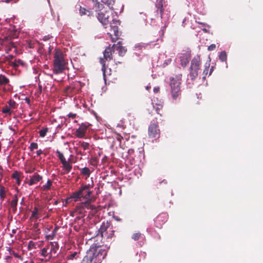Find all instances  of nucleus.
<instances>
[{
  "mask_svg": "<svg viewBox=\"0 0 263 263\" xmlns=\"http://www.w3.org/2000/svg\"><path fill=\"white\" fill-rule=\"evenodd\" d=\"M106 254V251L102 249L100 245L93 243L83 259L86 263H101Z\"/></svg>",
  "mask_w": 263,
  "mask_h": 263,
  "instance_id": "obj_1",
  "label": "nucleus"
},
{
  "mask_svg": "<svg viewBox=\"0 0 263 263\" xmlns=\"http://www.w3.org/2000/svg\"><path fill=\"white\" fill-rule=\"evenodd\" d=\"M59 251L58 243L55 241H50L41 249L39 254L43 257L42 260L48 261L58 255Z\"/></svg>",
  "mask_w": 263,
  "mask_h": 263,
  "instance_id": "obj_2",
  "label": "nucleus"
},
{
  "mask_svg": "<svg viewBox=\"0 0 263 263\" xmlns=\"http://www.w3.org/2000/svg\"><path fill=\"white\" fill-rule=\"evenodd\" d=\"M101 2L106 4L108 7V9L112 15V21L110 23L109 26L110 27V31H112L114 32V37L112 36L111 32H108L107 34L110 36L112 42H115L119 39L120 35L118 27V25L120 24V21L117 18H115V15L112 12L113 10L112 8L115 2L113 0H101Z\"/></svg>",
  "mask_w": 263,
  "mask_h": 263,
  "instance_id": "obj_3",
  "label": "nucleus"
},
{
  "mask_svg": "<svg viewBox=\"0 0 263 263\" xmlns=\"http://www.w3.org/2000/svg\"><path fill=\"white\" fill-rule=\"evenodd\" d=\"M67 63L64 54L61 50L55 49L53 71L55 74L62 73L66 67Z\"/></svg>",
  "mask_w": 263,
  "mask_h": 263,
  "instance_id": "obj_4",
  "label": "nucleus"
},
{
  "mask_svg": "<svg viewBox=\"0 0 263 263\" xmlns=\"http://www.w3.org/2000/svg\"><path fill=\"white\" fill-rule=\"evenodd\" d=\"M86 210H91L96 211V206L91 203L90 200H86L85 202L80 203L76 207V210L72 213V216H76L77 218H80L85 215Z\"/></svg>",
  "mask_w": 263,
  "mask_h": 263,
  "instance_id": "obj_5",
  "label": "nucleus"
},
{
  "mask_svg": "<svg viewBox=\"0 0 263 263\" xmlns=\"http://www.w3.org/2000/svg\"><path fill=\"white\" fill-rule=\"evenodd\" d=\"M181 74H178L175 77L170 78V86L171 88V95L174 100L177 99L181 93L180 84L181 81Z\"/></svg>",
  "mask_w": 263,
  "mask_h": 263,
  "instance_id": "obj_6",
  "label": "nucleus"
},
{
  "mask_svg": "<svg viewBox=\"0 0 263 263\" xmlns=\"http://www.w3.org/2000/svg\"><path fill=\"white\" fill-rule=\"evenodd\" d=\"M92 1L94 3L96 11H99L97 15L98 20L103 25H107L109 22L108 15L109 11L107 10L104 11L103 10V5L102 4H100L98 0Z\"/></svg>",
  "mask_w": 263,
  "mask_h": 263,
  "instance_id": "obj_7",
  "label": "nucleus"
},
{
  "mask_svg": "<svg viewBox=\"0 0 263 263\" xmlns=\"http://www.w3.org/2000/svg\"><path fill=\"white\" fill-rule=\"evenodd\" d=\"M81 259L80 250L79 249H76L67 252L64 262L59 260L58 263H75Z\"/></svg>",
  "mask_w": 263,
  "mask_h": 263,
  "instance_id": "obj_8",
  "label": "nucleus"
},
{
  "mask_svg": "<svg viewBox=\"0 0 263 263\" xmlns=\"http://www.w3.org/2000/svg\"><path fill=\"white\" fill-rule=\"evenodd\" d=\"M115 46L114 44L111 47L110 45L105 49L103 52V58L100 59V62L102 65V70L105 76V61H110L112 59V53L114 51L113 48Z\"/></svg>",
  "mask_w": 263,
  "mask_h": 263,
  "instance_id": "obj_9",
  "label": "nucleus"
},
{
  "mask_svg": "<svg viewBox=\"0 0 263 263\" xmlns=\"http://www.w3.org/2000/svg\"><path fill=\"white\" fill-rule=\"evenodd\" d=\"M167 5V1L165 0H158L156 5L157 7L156 14L158 15V17H159L162 20V22L163 21L165 22L168 18V16L165 17L163 14L164 7Z\"/></svg>",
  "mask_w": 263,
  "mask_h": 263,
  "instance_id": "obj_10",
  "label": "nucleus"
},
{
  "mask_svg": "<svg viewBox=\"0 0 263 263\" xmlns=\"http://www.w3.org/2000/svg\"><path fill=\"white\" fill-rule=\"evenodd\" d=\"M92 186L90 184L84 185L82 186L79 190L80 191V195L82 199H86L89 200V198L92 194L91 189Z\"/></svg>",
  "mask_w": 263,
  "mask_h": 263,
  "instance_id": "obj_11",
  "label": "nucleus"
},
{
  "mask_svg": "<svg viewBox=\"0 0 263 263\" xmlns=\"http://www.w3.org/2000/svg\"><path fill=\"white\" fill-rule=\"evenodd\" d=\"M88 125L86 123H82L80 127L76 130L75 135L79 138H83L85 137L86 132Z\"/></svg>",
  "mask_w": 263,
  "mask_h": 263,
  "instance_id": "obj_12",
  "label": "nucleus"
},
{
  "mask_svg": "<svg viewBox=\"0 0 263 263\" xmlns=\"http://www.w3.org/2000/svg\"><path fill=\"white\" fill-rule=\"evenodd\" d=\"M148 135L152 138H158L159 137V130L158 126L155 124H151L148 128Z\"/></svg>",
  "mask_w": 263,
  "mask_h": 263,
  "instance_id": "obj_13",
  "label": "nucleus"
},
{
  "mask_svg": "<svg viewBox=\"0 0 263 263\" xmlns=\"http://www.w3.org/2000/svg\"><path fill=\"white\" fill-rule=\"evenodd\" d=\"M190 58V54L188 52H185L180 54L177 59H179L182 66L185 67L189 63Z\"/></svg>",
  "mask_w": 263,
  "mask_h": 263,
  "instance_id": "obj_14",
  "label": "nucleus"
},
{
  "mask_svg": "<svg viewBox=\"0 0 263 263\" xmlns=\"http://www.w3.org/2000/svg\"><path fill=\"white\" fill-rule=\"evenodd\" d=\"M80 194H81L80 191H79V190L74 192L70 196V197L66 198V203H69V202H71V201L76 202L78 201L82 200L83 199H82V197H81Z\"/></svg>",
  "mask_w": 263,
  "mask_h": 263,
  "instance_id": "obj_15",
  "label": "nucleus"
},
{
  "mask_svg": "<svg viewBox=\"0 0 263 263\" xmlns=\"http://www.w3.org/2000/svg\"><path fill=\"white\" fill-rule=\"evenodd\" d=\"M111 226L110 223L107 222H102V224L100 226V229H99V233L97 234V236L98 237L100 235V237L104 234V233L109 229Z\"/></svg>",
  "mask_w": 263,
  "mask_h": 263,
  "instance_id": "obj_16",
  "label": "nucleus"
},
{
  "mask_svg": "<svg viewBox=\"0 0 263 263\" xmlns=\"http://www.w3.org/2000/svg\"><path fill=\"white\" fill-rule=\"evenodd\" d=\"M200 58L199 56L194 57L191 61L190 69L199 70Z\"/></svg>",
  "mask_w": 263,
  "mask_h": 263,
  "instance_id": "obj_17",
  "label": "nucleus"
},
{
  "mask_svg": "<svg viewBox=\"0 0 263 263\" xmlns=\"http://www.w3.org/2000/svg\"><path fill=\"white\" fill-rule=\"evenodd\" d=\"M42 176L37 174H35L32 177H31L30 179L27 183L29 185H32L39 182L41 180H42Z\"/></svg>",
  "mask_w": 263,
  "mask_h": 263,
  "instance_id": "obj_18",
  "label": "nucleus"
},
{
  "mask_svg": "<svg viewBox=\"0 0 263 263\" xmlns=\"http://www.w3.org/2000/svg\"><path fill=\"white\" fill-rule=\"evenodd\" d=\"M41 214V210L37 207H34L31 212V215L30 217V219L36 220L40 217Z\"/></svg>",
  "mask_w": 263,
  "mask_h": 263,
  "instance_id": "obj_19",
  "label": "nucleus"
},
{
  "mask_svg": "<svg viewBox=\"0 0 263 263\" xmlns=\"http://www.w3.org/2000/svg\"><path fill=\"white\" fill-rule=\"evenodd\" d=\"M116 46V50L118 51L119 55L122 57L123 56L126 52V49L122 46L121 42H118Z\"/></svg>",
  "mask_w": 263,
  "mask_h": 263,
  "instance_id": "obj_20",
  "label": "nucleus"
},
{
  "mask_svg": "<svg viewBox=\"0 0 263 263\" xmlns=\"http://www.w3.org/2000/svg\"><path fill=\"white\" fill-rule=\"evenodd\" d=\"M195 9L198 13L204 14L206 13L205 8L202 2H198V4L196 5Z\"/></svg>",
  "mask_w": 263,
  "mask_h": 263,
  "instance_id": "obj_21",
  "label": "nucleus"
},
{
  "mask_svg": "<svg viewBox=\"0 0 263 263\" xmlns=\"http://www.w3.org/2000/svg\"><path fill=\"white\" fill-rule=\"evenodd\" d=\"M152 104L153 105V107L156 109V111L158 114H159V110L162 108V103L160 101H158L157 102H156V100L155 99L152 100Z\"/></svg>",
  "mask_w": 263,
  "mask_h": 263,
  "instance_id": "obj_22",
  "label": "nucleus"
},
{
  "mask_svg": "<svg viewBox=\"0 0 263 263\" xmlns=\"http://www.w3.org/2000/svg\"><path fill=\"white\" fill-rule=\"evenodd\" d=\"M62 163L63 170L65 171L66 173H69L72 169V164L71 163L68 161L66 160Z\"/></svg>",
  "mask_w": 263,
  "mask_h": 263,
  "instance_id": "obj_23",
  "label": "nucleus"
},
{
  "mask_svg": "<svg viewBox=\"0 0 263 263\" xmlns=\"http://www.w3.org/2000/svg\"><path fill=\"white\" fill-rule=\"evenodd\" d=\"M114 234V231L112 230V227H111L108 230H107L104 234H103L101 237H104L106 238H111Z\"/></svg>",
  "mask_w": 263,
  "mask_h": 263,
  "instance_id": "obj_24",
  "label": "nucleus"
},
{
  "mask_svg": "<svg viewBox=\"0 0 263 263\" xmlns=\"http://www.w3.org/2000/svg\"><path fill=\"white\" fill-rule=\"evenodd\" d=\"M198 74V70L190 69V72L188 76L192 81H193L197 77Z\"/></svg>",
  "mask_w": 263,
  "mask_h": 263,
  "instance_id": "obj_25",
  "label": "nucleus"
},
{
  "mask_svg": "<svg viewBox=\"0 0 263 263\" xmlns=\"http://www.w3.org/2000/svg\"><path fill=\"white\" fill-rule=\"evenodd\" d=\"M198 74V70L190 69V72L188 76L192 81H193L197 77Z\"/></svg>",
  "mask_w": 263,
  "mask_h": 263,
  "instance_id": "obj_26",
  "label": "nucleus"
},
{
  "mask_svg": "<svg viewBox=\"0 0 263 263\" xmlns=\"http://www.w3.org/2000/svg\"><path fill=\"white\" fill-rule=\"evenodd\" d=\"M81 173L84 176H86L87 177H89L90 175V170L89 168L87 167H84L81 169Z\"/></svg>",
  "mask_w": 263,
  "mask_h": 263,
  "instance_id": "obj_27",
  "label": "nucleus"
},
{
  "mask_svg": "<svg viewBox=\"0 0 263 263\" xmlns=\"http://www.w3.org/2000/svg\"><path fill=\"white\" fill-rule=\"evenodd\" d=\"M6 189L3 186H0V198L4 200L6 196Z\"/></svg>",
  "mask_w": 263,
  "mask_h": 263,
  "instance_id": "obj_28",
  "label": "nucleus"
},
{
  "mask_svg": "<svg viewBox=\"0 0 263 263\" xmlns=\"http://www.w3.org/2000/svg\"><path fill=\"white\" fill-rule=\"evenodd\" d=\"M9 79L4 75L0 74V85H5L9 82Z\"/></svg>",
  "mask_w": 263,
  "mask_h": 263,
  "instance_id": "obj_29",
  "label": "nucleus"
},
{
  "mask_svg": "<svg viewBox=\"0 0 263 263\" xmlns=\"http://www.w3.org/2000/svg\"><path fill=\"white\" fill-rule=\"evenodd\" d=\"M219 59L221 62H225L227 60V55L225 51H221L219 55Z\"/></svg>",
  "mask_w": 263,
  "mask_h": 263,
  "instance_id": "obj_30",
  "label": "nucleus"
},
{
  "mask_svg": "<svg viewBox=\"0 0 263 263\" xmlns=\"http://www.w3.org/2000/svg\"><path fill=\"white\" fill-rule=\"evenodd\" d=\"M57 228H55L53 229V230L52 231L51 234L46 236V238L47 240H52L54 238V236H55V234L57 233Z\"/></svg>",
  "mask_w": 263,
  "mask_h": 263,
  "instance_id": "obj_31",
  "label": "nucleus"
},
{
  "mask_svg": "<svg viewBox=\"0 0 263 263\" xmlns=\"http://www.w3.org/2000/svg\"><path fill=\"white\" fill-rule=\"evenodd\" d=\"M166 218L167 215L165 214H160L156 218V222L162 220L163 222H165L166 221Z\"/></svg>",
  "mask_w": 263,
  "mask_h": 263,
  "instance_id": "obj_32",
  "label": "nucleus"
},
{
  "mask_svg": "<svg viewBox=\"0 0 263 263\" xmlns=\"http://www.w3.org/2000/svg\"><path fill=\"white\" fill-rule=\"evenodd\" d=\"M56 154H57V156L59 158V159H60L61 163H63V162H64L66 160V159L65 158L63 153L60 152L59 151L57 150L56 151Z\"/></svg>",
  "mask_w": 263,
  "mask_h": 263,
  "instance_id": "obj_33",
  "label": "nucleus"
},
{
  "mask_svg": "<svg viewBox=\"0 0 263 263\" xmlns=\"http://www.w3.org/2000/svg\"><path fill=\"white\" fill-rule=\"evenodd\" d=\"M52 185V181L50 180H48L46 184L43 186V189L45 191L49 190Z\"/></svg>",
  "mask_w": 263,
  "mask_h": 263,
  "instance_id": "obj_34",
  "label": "nucleus"
},
{
  "mask_svg": "<svg viewBox=\"0 0 263 263\" xmlns=\"http://www.w3.org/2000/svg\"><path fill=\"white\" fill-rule=\"evenodd\" d=\"M47 132H48L47 128H43L42 129H41L39 131L40 136L42 138L46 136Z\"/></svg>",
  "mask_w": 263,
  "mask_h": 263,
  "instance_id": "obj_35",
  "label": "nucleus"
},
{
  "mask_svg": "<svg viewBox=\"0 0 263 263\" xmlns=\"http://www.w3.org/2000/svg\"><path fill=\"white\" fill-rule=\"evenodd\" d=\"M12 49H14L15 50V46L13 43H10L6 47L5 51L7 53H8Z\"/></svg>",
  "mask_w": 263,
  "mask_h": 263,
  "instance_id": "obj_36",
  "label": "nucleus"
},
{
  "mask_svg": "<svg viewBox=\"0 0 263 263\" xmlns=\"http://www.w3.org/2000/svg\"><path fill=\"white\" fill-rule=\"evenodd\" d=\"M38 148V144L35 142H32L29 146V149L31 151H33L34 149H36Z\"/></svg>",
  "mask_w": 263,
  "mask_h": 263,
  "instance_id": "obj_37",
  "label": "nucleus"
},
{
  "mask_svg": "<svg viewBox=\"0 0 263 263\" xmlns=\"http://www.w3.org/2000/svg\"><path fill=\"white\" fill-rule=\"evenodd\" d=\"M2 111L3 113L8 114L9 115H11V114H12V111H11L10 108L9 107H8V106H6V107H4L2 109Z\"/></svg>",
  "mask_w": 263,
  "mask_h": 263,
  "instance_id": "obj_38",
  "label": "nucleus"
},
{
  "mask_svg": "<svg viewBox=\"0 0 263 263\" xmlns=\"http://www.w3.org/2000/svg\"><path fill=\"white\" fill-rule=\"evenodd\" d=\"M22 64H23V62L22 60H15V62H12L11 65L13 67H16L18 66L19 65Z\"/></svg>",
  "mask_w": 263,
  "mask_h": 263,
  "instance_id": "obj_39",
  "label": "nucleus"
},
{
  "mask_svg": "<svg viewBox=\"0 0 263 263\" xmlns=\"http://www.w3.org/2000/svg\"><path fill=\"white\" fill-rule=\"evenodd\" d=\"M140 237H143L140 233H136L133 235L132 238L134 240H138Z\"/></svg>",
  "mask_w": 263,
  "mask_h": 263,
  "instance_id": "obj_40",
  "label": "nucleus"
},
{
  "mask_svg": "<svg viewBox=\"0 0 263 263\" xmlns=\"http://www.w3.org/2000/svg\"><path fill=\"white\" fill-rule=\"evenodd\" d=\"M86 12H89L86 10V9H85L84 8H82L81 6H80V13L81 15L86 14Z\"/></svg>",
  "mask_w": 263,
  "mask_h": 263,
  "instance_id": "obj_41",
  "label": "nucleus"
},
{
  "mask_svg": "<svg viewBox=\"0 0 263 263\" xmlns=\"http://www.w3.org/2000/svg\"><path fill=\"white\" fill-rule=\"evenodd\" d=\"M89 143L83 142L81 144V146L85 150L88 149L89 148Z\"/></svg>",
  "mask_w": 263,
  "mask_h": 263,
  "instance_id": "obj_42",
  "label": "nucleus"
},
{
  "mask_svg": "<svg viewBox=\"0 0 263 263\" xmlns=\"http://www.w3.org/2000/svg\"><path fill=\"white\" fill-rule=\"evenodd\" d=\"M8 104H9V106L11 108H15V102L13 100H10L8 102Z\"/></svg>",
  "mask_w": 263,
  "mask_h": 263,
  "instance_id": "obj_43",
  "label": "nucleus"
},
{
  "mask_svg": "<svg viewBox=\"0 0 263 263\" xmlns=\"http://www.w3.org/2000/svg\"><path fill=\"white\" fill-rule=\"evenodd\" d=\"M117 127L121 129H124L125 128L124 122L122 120L120 121V123L117 124Z\"/></svg>",
  "mask_w": 263,
  "mask_h": 263,
  "instance_id": "obj_44",
  "label": "nucleus"
},
{
  "mask_svg": "<svg viewBox=\"0 0 263 263\" xmlns=\"http://www.w3.org/2000/svg\"><path fill=\"white\" fill-rule=\"evenodd\" d=\"M172 61V60L171 58H168L167 59H166L165 62L163 63V67H165L166 66L168 65L169 64L171 63Z\"/></svg>",
  "mask_w": 263,
  "mask_h": 263,
  "instance_id": "obj_45",
  "label": "nucleus"
},
{
  "mask_svg": "<svg viewBox=\"0 0 263 263\" xmlns=\"http://www.w3.org/2000/svg\"><path fill=\"white\" fill-rule=\"evenodd\" d=\"M12 178L16 179L17 182L20 181L18 174L17 172H15L12 174Z\"/></svg>",
  "mask_w": 263,
  "mask_h": 263,
  "instance_id": "obj_46",
  "label": "nucleus"
},
{
  "mask_svg": "<svg viewBox=\"0 0 263 263\" xmlns=\"http://www.w3.org/2000/svg\"><path fill=\"white\" fill-rule=\"evenodd\" d=\"M215 48H216V45L215 44H211V45H210L208 47V49L209 51H211V50L215 49Z\"/></svg>",
  "mask_w": 263,
  "mask_h": 263,
  "instance_id": "obj_47",
  "label": "nucleus"
},
{
  "mask_svg": "<svg viewBox=\"0 0 263 263\" xmlns=\"http://www.w3.org/2000/svg\"><path fill=\"white\" fill-rule=\"evenodd\" d=\"M17 204V200H12L11 201V206L12 207L16 206Z\"/></svg>",
  "mask_w": 263,
  "mask_h": 263,
  "instance_id": "obj_48",
  "label": "nucleus"
},
{
  "mask_svg": "<svg viewBox=\"0 0 263 263\" xmlns=\"http://www.w3.org/2000/svg\"><path fill=\"white\" fill-rule=\"evenodd\" d=\"M68 116L69 117V118L73 119L76 117V114L73 113H69L68 115Z\"/></svg>",
  "mask_w": 263,
  "mask_h": 263,
  "instance_id": "obj_49",
  "label": "nucleus"
},
{
  "mask_svg": "<svg viewBox=\"0 0 263 263\" xmlns=\"http://www.w3.org/2000/svg\"><path fill=\"white\" fill-rule=\"evenodd\" d=\"M43 151L42 149H40L37 150V151H36V155H37V156H40L41 154H43Z\"/></svg>",
  "mask_w": 263,
  "mask_h": 263,
  "instance_id": "obj_50",
  "label": "nucleus"
},
{
  "mask_svg": "<svg viewBox=\"0 0 263 263\" xmlns=\"http://www.w3.org/2000/svg\"><path fill=\"white\" fill-rule=\"evenodd\" d=\"M13 58V55H7V57H6V60H11Z\"/></svg>",
  "mask_w": 263,
  "mask_h": 263,
  "instance_id": "obj_51",
  "label": "nucleus"
},
{
  "mask_svg": "<svg viewBox=\"0 0 263 263\" xmlns=\"http://www.w3.org/2000/svg\"><path fill=\"white\" fill-rule=\"evenodd\" d=\"M153 90H154V92L155 93H157L159 91V87H154Z\"/></svg>",
  "mask_w": 263,
  "mask_h": 263,
  "instance_id": "obj_52",
  "label": "nucleus"
},
{
  "mask_svg": "<svg viewBox=\"0 0 263 263\" xmlns=\"http://www.w3.org/2000/svg\"><path fill=\"white\" fill-rule=\"evenodd\" d=\"M134 151L133 149H132V148L129 149L128 151V154L129 155H131L134 153Z\"/></svg>",
  "mask_w": 263,
  "mask_h": 263,
  "instance_id": "obj_53",
  "label": "nucleus"
},
{
  "mask_svg": "<svg viewBox=\"0 0 263 263\" xmlns=\"http://www.w3.org/2000/svg\"><path fill=\"white\" fill-rule=\"evenodd\" d=\"M209 66V64H208V66H206L204 70V71H203L204 73H207Z\"/></svg>",
  "mask_w": 263,
  "mask_h": 263,
  "instance_id": "obj_54",
  "label": "nucleus"
},
{
  "mask_svg": "<svg viewBox=\"0 0 263 263\" xmlns=\"http://www.w3.org/2000/svg\"><path fill=\"white\" fill-rule=\"evenodd\" d=\"M49 39H50L49 35H47V36H45L43 38V40L44 41H47V40H49Z\"/></svg>",
  "mask_w": 263,
  "mask_h": 263,
  "instance_id": "obj_55",
  "label": "nucleus"
},
{
  "mask_svg": "<svg viewBox=\"0 0 263 263\" xmlns=\"http://www.w3.org/2000/svg\"><path fill=\"white\" fill-rule=\"evenodd\" d=\"M3 1H4L6 3H9L11 1H14V2H16V1H17V0H3Z\"/></svg>",
  "mask_w": 263,
  "mask_h": 263,
  "instance_id": "obj_56",
  "label": "nucleus"
},
{
  "mask_svg": "<svg viewBox=\"0 0 263 263\" xmlns=\"http://www.w3.org/2000/svg\"><path fill=\"white\" fill-rule=\"evenodd\" d=\"M117 139L118 140L120 141L122 137L120 135H118Z\"/></svg>",
  "mask_w": 263,
  "mask_h": 263,
  "instance_id": "obj_57",
  "label": "nucleus"
},
{
  "mask_svg": "<svg viewBox=\"0 0 263 263\" xmlns=\"http://www.w3.org/2000/svg\"><path fill=\"white\" fill-rule=\"evenodd\" d=\"M140 255L142 256H143L144 257L145 256V254L144 252H141L140 254Z\"/></svg>",
  "mask_w": 263,
  "mask_h": 263,
  "instance_id": "obj_58",
  "label": "nucleus"
},
{
  "mask_svg": "<svg viewBox=\"0 0 263 263\" xmlns=\"http://www.w3.org/2000/svg\"><path fill=\"white\" fill-rule=\"evenodd\" d=\"M142 47V45H141V44H139V45H136L135 46V48H138V47Z\"/></svg>",
  "mask_w": 263,
  "mask_h": 263,
  "instance_id": "obj_59",
  "label": "nucleus"
},
{
  "mask_svg": "<svg viewBox=\"0 0 263 263\" xmlns=\"http://www.w3.org/2000/svg\"><path fill=\"white\" fill-rule=\"evenodd\" d=\"M213 68H213V67L212 66V67H211V69H210V73H209V74H210V75L211 74V73H212V71L213 70Z\"/></svg>",
  "mask_w": 263,
  "mask_h": 263,
  "instance_id": "obj_60",
  "label": "nucleus"
},
{
  "mask_svg": "<svg viewBox=\"0 0 263 263\" xmlns=\"http://www.w3.org/2000/svg\"><path fill=\"white\" fill-rule=\"evenodd\" d=\"M198 23H199V24H202V25H204V26H205V25H206V24H204V23H200V22H198ZM206 26L209 27V25H206Z\"/></svg>",
  "mask_w": 263,
  "mask_h": 263,
  "instance_id": "obj_61",
  "label": "nucleus"
},
{
  "mask_svg": "<svg viewBox=\"0 0 263 263\" xmlns=\"http://www.w3.org/2000/svg\"><path fill=\"white\" fill-rule=\"evenodd\" d=\"M31 170H28V171H26V173H31Z\"/></svg>",
  "mask_w": 263,
  "mask_h": 263,
  "instance_id": "obj_62",
  "label": "nucleus"
},
{
  "mask_svg": "<svg viewBox=\"0 0 263 263\" xmlns=\"http://www.w3.org/2000/svg\"><path fill=\"white\" fill-rule=\"evenodd\" d=\"M202 30H203V31H204L205 32H208V30H207L206 29H205V28H203V29H202Z\"/></svg>",
  "mask_w": 263,
  "mask_h": 263,
  "instance_id": "obj_63",
  "label": "nucleus"
},
{
  "mask_svg": "<svg viewBox=\"0 0 263 263\" xmlns=\"http://www.w3.org/2000/svg\"><path fill=\"white\" fill-rule=\"evenodd\" d=\"M151 88V87H149V86H146V89H147V90H148V89H149V88Z\"/></svg>",
  "mask_w": 263,
  "mask_h": 263,
  "instance_id": "obj_64",
  "label": "nucleus"
}]
</instances>
